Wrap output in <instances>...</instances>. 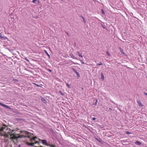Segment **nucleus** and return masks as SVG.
I'll return each instance as SVG.
<instances>
[{
    "mask_svg": "<svg viewBox=\"0 0 147 147\" xmlns=\"http://www.w3.org/2000/svg\"><path fill=\"white\" fill-rule=\"evenodd\" d=\"M66 34L68 35L69 36V34L67 32H66Z\"/></svg>",
    "mask_w": 147,
    "mask_h": 147,
    "instance_id": "34",
    "label": "nucleus"
},
{
    "mask_svg": "<svg viewBox=\"0 0 147 147\" xmlns=\"http://www.w3.org/2000/svg\"><path fill=\"white\" fill-rule=\"evenodd\" d=\"M107 54L108 55V56H110V55L109 53L108 52H107Z\"/></svg>",
    "mask_w": 147,
    "mask_h": 147,
    "instance_id": "23",
    "label": "nucleus"
},
{
    "mask_svg": "<svg viewBox=\"0 0 147 147\" xmlns=\"http://www.w3.org/2000/svg\"><path fill=\"white\" fill-rule=\"evenodd\" d=\"M81 17L82 18V19H83V22H84L85 24H86V22L85 21V19H84V18L83 17H82V16H81Z\"/></svg>",
    "mask_w": 147,
    "mask_h": 147,
    "instance_id": "17",
    "label": "nucleus"
},
{
    "mask_svg": "<svg viewBox=\"0 0 147 147\" xmlns=\"http://www.w3.org/2000/svg\"><path fill=\"white\" fill-rule=\"evenodd\" d=\"M36 1H37V0H33L32 2L34 3H35V2Z\"/></svg>",
    "mask_w": 147,
    "mask_h": 147,
    "instance_id": "26",
    "label": "nucleus"
},
{
    "mask_svg": "<svg viewBox=\"0 0 147 147\" xmlns=\"http://www.w3.org/2000/svg\"><path fill=\"white\" fill-rule=\"evenodd\" d=\"M38 142L36 141L35 143H34L35 144H36Z\"/></svg>",
    "mask_w": 147,
    "mask_h": 147,
    "instance_id": "32",
    "label": "nucleus"
},
{
    "mask_svg": "<svg viewBox=\"0 0 147 147\" xmlns=\"http://www.w3.org/2000/svg\"><path fill=\"white\" fill-rule=\"evenodd\" d=\"M50 147H56L55 145L53 144H49L48 146Z\"/></svg>",
    "mask_w": 147,
    "mask_h": 147,
    "instance_id": "14",
    "label": "nucleus"
},
{
    "mask_svg": "<svg viewBox=\"0 0 147 147\" xmlns=\"http://www.w3.org/2000/svg\"><path fill=\"white\" fill-rule=\"evenodd\" d=\"M34 84L36 86L38 87H40V86L39 85L37 84H34Z\"/></svg>",
    "mask_w": 147,
    "mask_h": 147,
    "instance_id": "24",
    "label": "nucleus"
},
{
    "mask_svg": "<svg viewBox=\"0 0 147 147\" xmlns=\"http://www.w3.org/2000/svg\"><path fill=\"white\" fill-rule=\"evenodd\" d=\"M37 138V137H35L33 138H31L30 139V141L32 142L33 140L35 141L36 140V139Z\"/></svg>",
    "mask_w": 147,
    "mask_h": 147,
    "instance_id": "8",
    "label": "nucleus"
},
{
    "mask_svg": "<svg viewBox=\"0 0 147 147\" xmlns=\"http://www.w3.org/2000/svg\"><path fill=\"white\" fill-rule=\"evenodd\" d=\"M104 76H103L102 73H101V79H102L103 80H104Z\"/></svg>",
    "mask_w": 147,
    "mask_h": 147,
    "instance_id": "13",
    "label": "nucleus"
},
{
    "mask_svg": "<svg viewBox=\"0 0 147 147\" xmlns=\"http://www.w3.org/2000/svg\"><path fill=\"white\" fill-rule=\"evenodd\" d=\"M41 100L44 103H45L46 102L45 99L44 98H42L41 99Z\"/></svg>",
    "mask_w": 147,
    "mask_h": 147,
    "instance_id": "15",
    "label": "nucleus"
},
{
    "mask_svg": "<svg viewBox=\"0 0 147 147\" xmlns=\"http://www.w3.org/2000/svg\"><path fill=\"white\" fill-rule=\"evenodd\" d=\"M101 12L103 14H104V15L105 14V12L104 11L103 9H101Z\"/></svg>",
    "mask_w": 147,
    "mask_h": 147,
    "instance_id": "19",
    "label": "nucleus"
},
{
    "mask_svg": "<svg viewBox=\"0 0 147 147\" xmlns=\"http://www.w3.org/2000/svg\"><path fill=\"white\" fill-rule=\"evenodd\" d=\"M97 65H102V63L101 62H100L99 63H98V64H97Z\"/></svg>",
    "mask_w": 147,
    "mask_h": 147,
    "instance_id": "21",
    "label": "nucleus"
},
{
    "mask_svg": "<svg viewBox=\"0 0 147 147\" xmlns=\"http://www.w3.org/2000/svg\"><path fill=\"white\" fill-rule=\"evenodd\" d=\"M1 33H0V37H1Z\"/></svg>",
    "mask_w": 147,
    "mask_h": 147,
    "instance_id": "33",
    "label": "nucleus"
},
{
    "mask_svg": "<svg viewBox=\"0 0 147 147\" xmlns=\"http://www.w3.org/2000/svg\"><path fill=\"white\" fill-rule=\"evenodd\" d=\"M135 144L139 145H140L141 144V143L140 142L137 141L135 142Z\"/></svg>",
    "mask_w": 147,
    "mask_h": 147,
    "instance_id": "9",
    "label": "nucleus"
},
{
    "mask_svg": "<svg viewBox=\"0 0 147 147\" xmlns=\"http://www.w3.org/2000/svg\"><path fill=\"white\" fill-rule=\"evenodd\" d=\"M97 99L96 100V102H95V104H96L97 102Z\"/></svg>",
    "mask_w": 147,
    "mask_h": 147,
    "instance_id": "31",
    "label": "nucleus"
},
{
    "mask_svg": "<svg viewBox=\"0 0 147 147\" xmlns=\"http://www.w3.org/2000/svg\"><path fill=\"white\" fill-rule=\"evenodd\" d=\"M80 60L81 62L82 63H83V64L84 63L83 62V61L82 60Z\"/></svg>",
    "mask_w": 147,
    "mask_h": 147,
    "instance_id": "27",
    "label": "nucleus"
},
{
    "mask_svg": "<svg viewBox=\"0 0 147 147\" xmlns=\"http://www.w3.org/2000/svg\"><path fill=\"white\" fill-rule=\"evenodd\" d=\"M69 55L72 58L77 59V58L74 57L73 54L72 53H71Z\"/></svg>",
    "mask_w": 147,
    "mask_h": 147,
    "instance_id": "7",
    "label": "nucleus"
},
{
    "mask_svg": "<svg viewBox=\"0 0 147 147\" xmlns=\"http://www.w3.org/2000/svg\"><path fill=\"white\" fill-rule=\"evenodd\" d=\"M15 130H12L8 132V134H10L11 138L13 139H16L19 138L28 137L30 138L31 134L26 131H20L22 134H17L15 132H13Z\"/></svg>",
    "mask_w": 147,
    "mask_h": 147,
    "instance_id": "1",
    "label": "nucleus"
},
{
    "mask_svg": "<svg viewBox=\"0 0 147 147\" xmlns=\"http://www.w3.org/2000/svg\"><path fill=\"white\" fill-rule=\"evenodd\" d=\"M137 102L140 107H142V106H143V105L142 104L140 100H137Z\"/></svg>",
    "mask_w": 147,
    "mask_h": 147,
    "instance_id": "3",
    "label": "nucleus"
},
{
    "mask_svg": "<svg viewBox=\"0 0 147 147\" xmlns=\"http://www.w3.org/2000/svg\"><path fill=\"white\" fill-rule=\"evenodd\" d=\"M120 52L122 53V54H124V53L123 52V49H121V48H120Z\"/></svg>",
    "mask_w": 147,
    "mask_h": 147,
    "instance_id": "16",
    "label": "nucleus"
},
{
    "mask_svg": "<svg viewBox=\"0 0 147 147\" xmlns=\"http://www.w3.org/2000/svg\"><path fill=\"white\" fill-rule=\"evenodd\" d=\"M109 109H110V110H111V109L109 108Z\"/></svg>",
    "mask_w": 147,
    "mask_h": 147,
    "instance_id": "37",
    "label": "nucleus"
},
{
    "mask_svg": "<svg viewBox=\"0 0 147 147\" xmlns=\"http://www.w3.org/2000/svg\"><path fill=\"white\" fill-rule=\"evenodd\" d=\"M109 109H110V110H111V109L109 108Z\"/></svg>",
    "mask_w": 147,
    "mask_h": 147,
    "instance_id": "36",
    "label": "nucleus"
},
{
    "mask_svg": "<svg viewBox=\"0 0 147 147\" xmlns=\"http://www.w3.org/2000/svg\"><path fill=\"white\" fill-rule=\"evenodd\" d=\"M74 71V72H75V73L76 74V75H77V76L78 77H80V76L79 73L74 68L72 69Z\"/></svg>",
    "mask_w": 147,
    "mask_h": 147,
    "instance_id": "4",
    "label": "nucleus"
},
{
    "mask_svg": "<svg viewBox=\"0 0 147 147\" xmlns=\"http://www.w3.org/2000/svg\"><path fill=\"white\" fill-rule=\"evenodd\" d=\"M3 126H5V127H1L0 129L1 131H3L4 130V129L5 128V127H7V126L5 124H4Z\"/></svg>",
    "mask_w": 147,
    "mask_h": 147,
    "instance_id": "5",
    "label": "nucleus"
},
{
    "mask_svg": "<svg viewBox=\"0 0 147 147\" xmlns=\"http://www.w3.org/2000/svg\"><path fill=\"white\" fill-rule=\"evenodd\" d=\"M26 144L28 146H33L35 144L34 143H29L28 142H26Z\"/></svg>",
    "mask_w": 147,
    "mask_h": 147,
    "instance_id": "6",
    "label": "nucleus"
},
{
    "mask_svg": "<svg viewBox=\"0 0 147 147\" xmlns=\"http://www.w3.org/2000/svg\"><path fill=\"white\" fill-rule=\"evenodd\" d=\"M47 70H48V71H49L50 72H52V70L49 69H47Z\"/></svg>",
    "mask_w": 147,
    "mask_h": 147,
    "instance_id": "25",
    "label": "nucleus"
},
{
    "mask_svg": "<svg viewBox=\"0 0 147 147\" xmlns=\"http://www.w3.org/2000/svg\"><path fill=\"white\" fill-rule=\"evenodd\" d=\"M66 85H67V87L68 88H70V86H69V85L68 84L66 83Z\"/></svg>",
    "mask_w": 147,
    "mask_h": 147,
    "instance_id": "22",
    "label": "nucleus"
},
{
    "mask_svg": "<svg viewBox=\"0 0 147 147\" xmlns=\"http://www.w3.org/2000/svg\"><path fill=\"white\" fill-rule=\"evenodd\" d=\"M125 133L127 134H131L130 132L127 131H125Z\"/></svg>",
    "mask_w": 147,
    "mask_h": 147,
    "instance_id": "20",
    "label": "nucleus"
},
{
    "mask_svg": "<svg viewBox=\"0 0 147 147\" xmlns=\"http://www.w3.org/2000/svg\"><path fill=\"white\" fill-rule=\"evenodd\" d=\"M0 105H1L2 106H3V107H4L6 108H8V107L7 106L5 105L4 104H3L1 103L0 102Z\"/></svg>",
    "mask_w": 147,
    "mask_h": 147,
    "instance_id": "11",
    "label": "nucleus"
},
{
    "mask_svg": "<svg viewBox=\"0 0 147 147\" xmlns=\"http://www.w3.org/2000/svg\"><path fill=\"white\" fill-rule=\"evenodd\" d=\"M44 52L47 55L48 57H49V58H50V56L49 55L47 51L46 50H45Z\"/></svg>",
    "mask_w": 147,
    "mask_h": 147,
    "instance_id": "12",
    "label": "nucleus"
},
{
    "mask_svg": "<svg viewBox=\"0 0 147 147\" xmlns=\"http://www.w3.org/2000/svg\"><path fill=\"white\" fill-rule=\"evenodd\" d=\"M11 18L13 19V18Z\"/></svg>",
    "mask_w": 147,
    "mask_h": 147,
    "instance_id": "38",
    "label": "nucleus"
},
{
    "mask_svg": "<svg viewBox=\"0 0 147 147\" xmlns=\"http://www.w3.org/2000/svg\"><path fill=\"white\" fill-rule=\"evenodd\" d=\"M144 94L145 95L147 96V93H146V92H144Z\"/></svg>",
    "mask_w": 147,
    "mask_h": 147,
    "instance_id": "30",
    "label": "nucleus"
},
{
    "mask_svg": "<svg viewBox=\"0 0 147 147\" xmlns=\"http://www.w3.org/2000/svg\"><path fill=\"white\" fill-rule=\"evenodd\" d=\"M77 53H78V55L79 57H83V56L82 55V54L81 53H80L78 51H77Z\"/></svg>",
    "mask_w": 147,
    "mask_h": 147,
    "instance_id": "10",
    "label": "nucleus"
},
{
    "mask_svg": "<svg viewBox=\"0 0 147 147\" xmlns=\"http://www.w3.org/2000/svg\"><path fill=\"white\" fill-rule=\"evenodd\" d=\"M0 38H1V39H5V38H7L6 37H4L2 36H1V37H0Z\"/></svg>",
    "mask_w": 147,
    "mask_h": 147,
    "instance_id": "18",
    "label": "nucleus"
},
{
    "mask_svg": "<svg viewBox=\"0 0 147 147\" xmlns=\"http://www.w3.org/2000/svg\"><path fill=\"white\" fill-rule=\"evenodd\" d=\"M25 59L26 61H27L28 62H29V60L28 59H27L26 58H25Z\"/></svg>",
    "mask_w": 147,
    "mask_h": 147,
    "instance_id": "29",
    "label": "nucleus"
},
{
    "mask_svg": "<svg viewBox=\"0 0 147 147\" xmlns=\"http://www.w3.org/2000/svg\"><path fill=\"white\" fill-rule=\"evenodd\" d=\"M73 63H74V64H76V63H74V62H73Z\"/></svg>",
    "mask_w": 147,
    "mask_h": 147,
    "instance_id": "35",
    "label": "nucleus"
},
{
    "mask_svg": "<svg viewBox=\"0 0 147 147\" xmlns=\"http://www.w3.org/2000/svg\"><path fill=\"white\" fill-rule=\"evenodd\" d=\"M41 141L43 144H45L47 146H48L49 144L47 143L46 140H41Z\"/></svg>",
    "mask_w": 147,
    "mask_h": 147,
    "instance_id": "2",
    "label": "nucleus"
},
{
    "mask_svg": "<svg viewBox=\"0 0 147 147\" xmlns=\"http://www.w3.org/2000/svg\"><path fill=\"white\" fill-rule=\"evenodd\" d=\"M96 119V118L95 117H93L92 118V120L93 121L95 120Z\"/></svg>",
    "mask_w": 147,
    "mask_h": 147,
    "instance_id": "28",
    "label": "nucleus"
}]
</instances>
